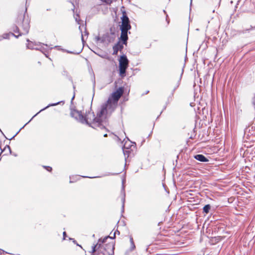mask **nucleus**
Masks as SVG:
<instances>
[{
  "label": "nucleus",
  "mask_w": 255,
  "mask_h": 255,
  "mask_svg": "<svg viewBox=\"0 0 255 255\" xmlns=\"http://www.w3.org/2000/svg\"><path fill=\"white\" fill-rule=\"evenodd\" d=\"M110 116L105 108L102 105L101 109L97 113L96 117L94 112H89L86 114V115L84 116V119L86 120L84 124L89 125L94 128H99L101 129H105L106 124V120Z\"/></svg>",
  "instance_id": "1"
},
{
  "label": "nucleus",
  "mask_w": 255,
  "mask_h": 255,
  "mask_svg": "<svg viewBox=\"0 0 255 255\" xmlns=\"http://www.w3.org/2000/svg\"><path fill=\"white\" fill-rule=\"evenodd\" d=\"M124 91L123 87L119 88L113 92L109 97L108 101L102 105L110 115L117 108L118 101L123 94Z\"/></svg>",
  "instance_id": "2"
},
{
  "label": "nucleus",
  "mask_w": 255,
  "mask_h": 255,
  "mask_svg": "<svg viewBox=\"0 0 255 255\" xmlns=\"http://www.w3.org/2000/svg\"><path fill=\"white\" fill-rule=\"evenodd\" d=\"M23 32L21 33H20L18 35H16L14 33L11 32L8 33H4L2 36H0V40H1L2 39H8L9 38L10 35L14 36L15 37L17 38L19 36H20L22 34H27L28 33L29 29V20H28V19L26 20H23Z\"/></svg>",
  "instance_id": "3"
},
{
  "label": "nucleus",
  "mask_w": 255,
  "mask_h": 255,
  "mask_svg": "<svg viewBox=\"0 0 255 255\" xmlns=\"http://www.w3.org/2000/svg\"><path fill=\"white\" fill-rule=\"evenodd\" d=\"M109 237V236L105 237L104 239H99L97 244L93 246L92 253H94L98 251L101 252L103 255H105V253H103L102 251V244L106 242V240L108 239Z\"/></svg>",
  "instance_id": "4"
},
{
  "label": "nucleus",
  "mask_w": 255,
  "mask_h": 255,
  "mask_svg": "<svg viewBox=\"0 0 255 255\" xmlns=\"http://www.w3.org/2000/svg\"><path fill=\"white\" fill-rule=\"evenodd\" d=\"M70 115L72 117L82 124H84L86 122L84 116L82 115L81 111L75 109H72Z\"/></svg>",
  "instance_id": "5"
},
{
  "label": "nucleus",
  "mask_w": 255,
  "mask_h": 255,
  "mask_svg": "<svg viewBox=\"0 0 255 255\" xmlns=\"http://www.w3.org/2000/svg\"><path fill=\"white\" fill-rule=\"evenodd\" d=\"M131 28V27H126L120 26V29L121 30V34L120 39L123 42V44L125 45L127 44V40L128 39V31Z\"/></svg>",
  "instance_id": "6"
},
{
  "label": "nucleus",
  "mask_w": 255,
  "mask_h": 255,
  "mask_svg": "<svg viewBox=\"0 0 255 255\" xmlns=\"http://www.w3.org/2000/svg\"><path fill=\"white\" fill-rule=\"evenodd\" d=\"M102 251L107 252L108 255L114 254L115 244L113 242L107 244L106 245L102 244Z\"/></svg>",
  "instance_id": "7"
},
{
  "label": "nucleus",
  "mask_w": 255,
  "mask_h": 255,
  "mask_svg": "<svg viewBox=\"0 0 255 255\" xmlns=\"http://www.w3.org/2000/svg\"><path fill=\"white\" fill-rule=\"evenodd\" d=\"M27 19L29 20L28 18H25L24 15H22V14L19 15L18 16V18H17V23H18L19 22H22L21 27L22 28V31L20 32L19 28L17 26L15 27V28L13 29V31L16 33H18V34L23 32V20H26Z\"/></svg>",
  "instance_id": "8"
},
{
  "label": "nucleus",
  "mask_w": 255,
  "mask_h": 255,
  "mask_svg": "<svg viewBox=\"0 0 255 255\" xmlns=\"http://www.w3.org/2000/svg\"><path fill=\"white\" fill-rule=\"evenodd\" d=\"M122 22L120 26L126 27H131L129 24V20L128 17L125 14H124L122 17Z\"/></svg>",
  "instance_id": "9"
},
{
  "label": "nucleus",
  "mask_w": 255,
  "mask_h": 255,
  "mask_svg": "<svg viewBox=\"0 0 255 255\" xmlns=\"http://www.w3.org/2000/svg\"><path fill=\"white\" fill-rule=\"evenodd\" d=\"M123 42L122 43L119 41L115 46H113V54H117L118 52L120 50L121 51L124 48Z\"/></svg>",
  "instance_id": "10"
},
{
  "label": "nucleus",
  "mask_w": 255,
  "mask_h": 255,
  "mask_svg": "<svg viewBox=\"0 0 255 255\" xmlns=\"http://www.w3.org/2000/svg\"><path fill=\"white\" fill-rule=\"evenodd\" d=\"M128 65H119V75L122 77L126 76V72Z\"/></svg>",
  "instance_id": "11"
},
{
  "label": "nucleus",
  "mask_w": 255,
  "mask_h": 255,
  "mask_svg": "<svg viewBox=\"0 0 255 255\" xmlns=\"http://www.w3.org/2000/svg\"><path fill=\"white\" fill-rule=\"evenodd\" d=\"M113 41V39H112L109 33H106L104 34L102 36V43H109Z\"/></svg>",
  "instance_id": "12"
},
{
  "label": "nucleus",
  "mask_w": 255,
  "mask_h": 255,
  "mask_svg": "<svg viewBox=\"0 0 255 255\" xmlns=\"http://www.w3.org/2000/svg\"><path fill=\"white\" fill-rule=\"evenodd\" d=\"M194 158L201 162H207L209 161V160L203 155L202 154H197L194 156Z\"/></svg>",
  "instance_id": "13"
},
{
  "label": "nucleus",
  "mask_w": 255,
  "mask_h": 255,
  "mask_svg": "<svg viewBox=\"0 0 255 255\" xmlns=\"http://www.w3.org/2000/svg\"><path fill=\"white\" fill-rule=\"evenodd\" d=\"M60 103V102H58L57 103H53V104H49L47 106H46V107H45L44 108L41 109L39 112H38L37 114H36L32 118V119L28 122L26 124H25V125L21 128H23L24 127V126L25 125H26L28 123H29L31 121V120L34 117H35L36 116H37L40 112H41V111H44L45 110V109H46L47 108H49V107H51V106H56L58 104H59V103Z\"/></svg>",
  "instance_id": "14"
},
{
  "label": "nucleus",
  "mask_w": 255,
  "mask_h": 255,
  "mask_svg": "<svg viewBox=\"0 0 255 255\" xmlns=\"http://www.w3.org/2000/svg\"><path fill=\"white\" fill-rule=\"evenodd\" d=\"M41 44L42 45L40 47L41 50H39L46 55L45 53L47 52L48 49L51 50L52 49V47H49L47 44H44L43 43H41Z\"/></svg>",
  "instance_id": "15"
},
{
  "label": "nucleus",
  "mask_w": 255,
  "mask_h": 255,
  "mask_svg": "<svg viewBox=\"0 0 255 255\" xmlns=\"http://www.w3.org/2000/svg\"><path fill=\"white\" fill-rule=\"evenodd\" d=\"M122 193L123 194L122 197V212H124L125 202V197H126V193L125 191V187L124 185H123L122 189Z\"/></svg>",
  "instance_id": "16"
},
{
  "label": "nucleus",
  "mask_w": 255,
  "mask_h": 255,
  "mask_svg": "<svg viewBox=\"0 0 255 255\" xmlns=\"http://www.w3.org/2000/svg\"><path fill=\"white\" fill-rule=\"evenodd\" d=\"M128 61L126 56L123 55L119 60V64H128Z\"/></svg>",
  "instance_id": "17"
},
{
  "label": "nucleus",
  "mask_w": 255,
  "mask_h": 255,
  "mask_svg": "<svg viewBox=\"0 0 255 255\" xmlns=\"http://www.w3.org/2000/svg\"><path fill=\"white\" fill-rule=\"evenodd\" d=\"M27 41L28 42L27 44V48L30 49H34V48L35 46H36L37 43L30 41L29 39H27Z\"/></svg>",
  "instance_id": "18"
},
{
  "label": "nucleus",
  "mask_w": 255,
  "mask_h": 255,
  "mask_svg": "<svg viewBox=\"0 0 255 255\" xmlns=\"http://www.w3.org/2000/svg\"><path fill=\"white\" fill-rule=\"evenodd\" d=\"M211 209V206L209 204L206 205L203 207V212L205 213L206 214H208L209 212V211Z\"/></svg>",
  "instance_id": "19"
},
{
  "label": "nucleus",
  "mask_w": 255,
  "mask_h": 255,
  "mask_svg": "<svg viewBox=\"0 0 255 255\" xmlns=\"http://www.w3.org/2000/svg\"><path fill=\"white\" fill-rule=\"evenodd\" d=\"M130 243L131 245V250L132 251L135 248L133 239L131 237H130Z\"/></svg>",
  "instance_id": "20"
},
{
  "label": "nucleus",
  "mask_w": 255,
  "mask_h": 255,
  "mask_svg": "<svg viewBox=\"0 0 255 255\" xmlns=\"http://www.w3.org/2000/svg\"><path fill=\"white\" fill-rule=\"evenodd\" d=\"M42 45L41 43H39L36 44V46H35L34 48V49L36 50H41V46Z\"/></svg>",
  "instance_id": "21"
},
{
  "label": "nucleus",
  "mask_w": 255,
  "mask_h": 255,
  "mask_svg": "<svg viewBox=\"0 0 255 255\" xmlns=\"http://www.w3.org/2000/svg\"><path fill=\"white\" fill-rule=\"evenodd\" d=\"M116 234H117L119 235V234H120V231H119L118 230H117L114 232L113 237H110V236H109V237L108 238H110V239H113L115 238V236H116Z\"/></svg>",
  "instance_id": "22"
},
{
  "label": "nucleus",
  "mask_w": 255,
  "mask_h": 255,
  "mask_svg": "<svg viewBox=\"0 0 255 255\" xmlns=\"http://www.w3.org/2000/svg\"><path fill=\"white\" fill-rule=\"evenodd\" d=\"M43 167H44V168H46L47 169V170H48V171H51L52 170V167H51L50 166H44Z\"/></svg>",
  "instance_id": "23"
},
{
  "label": "nucleus",
  "mask_w": 255,
  "mask_h": 255,
  "mask_svg": "<svg viewBox=\"0 0 255 255\" xmlns=\"http://www.w3.org/2000/svg\"><path fill=\"white\" fill-rule=\"evenodd\" d=\"M81 51L79 50V51H77V52H72V51H68L67 52L68 53H74V54H78L80 53Z\"/></svg>",
  "instance_id": "24"
},
{
  "label": "nucleus",
  "mask_w": 255,
  "mask_h": 255,
  "mask_svg": "<svg viewBox=\"0 0 255 255\" xmlns=\"http://www.w3.org/2000/svg\"><path fill=\"white\" fill-rule=\"evenodd\" d=\"M95 39H96V40L98 41H100L101 42H102V37H100V36H96Z\"/></svg>",
  "instance_id": "25"
},
{
  "label": "nucleus",
  "mask_w": 255,
  "mask_h": 255,
  "mask_svg": "<svg viewBox=\"0 0 255 255\" xmlns=\"http://www.w3.org/2000/svg\"><path fill=\"white\" fill-rule=\"evenodd\" d=\"M113 0H105V1L107 4H111L113 2Z\"/></svg>",
  "instance_id": "26"
},
{
  "label": "nucleus",
  "mask_w": 255,
  "mask_h": 255,
  "mask_svg": "<svg viewBox=\"0 0 255 255\" xmlns=\"http://www.w3.org/2000/svg\"><path fill=\"white\" fill-rule=\"evenodd\" d=\"M6 148H7L9 151H10V148L9 145H6L3 150L6 149Z\"/></svg>",
  "instance_id": "27"
},
{
  "label": "nucleus",
  "mask_w": 255,
  "mask_h": 255,
  "mask_svg": "<svg viewBox=\"0 0 255 255\" xmlns=\"http://www.w3.org/2000/svg\"><path fill=\"white\" fill-rule=\"evenodd\" d=\"M66 232H64L63 233V239L65 240V237H66Z\"/></svg>",
  "instance_id": "28"
},
{
  "label": "nucleus",
  "mask_w": 255,
  "mask_h": 255,
  "mask_svg": "<svg viewBox=\"0 0 255 255\" xmlns=\"http://www.w3.org/2000/svg\"><path fill=\"white\" fill-rule=\"evenodd\" d=\"M20 130V129L18 132H17L14 135H13L10 139L13 138L18 134Z\"/></svg>",
  "instance_id": "29"
},
{
  "label": "nucleus",
  "mask_w": 255,
  "mask_h": 255,
  "mask_svg": "<svg viewBox=\"0 0 255 255\" xmlns=\"http://www.w3.org/2000/svg\"><path fill=\"white\" fill-rule=\"evenodd\" d=\"M128 152H129V151H128V150H125H125H124V154H125V155L126 154V153H128Z\"/></svg>",
  "instance_id": "30"
},
{
  "label": "nucleus",
  "mask_w": 255,
  "mask_h": 255,
  "mask_svg": "<svg viewBox=\"0 0 255 255\" xmlns=\"http://www.w3.org/2000/svg\"><path fill=\"white\" fill-rule=\"evenodd\" d=\"M253 104H254V106H255V100L254 101V102H253Z\"/></svg>",
  "instance_id": "31"
},
{
  "label": "nucleus",
  "mask_w": 255,
  "mask_h": 255,
  "mask_svg": "<svg viewBox=\"0 0 255 255\" xmlns=\"http://www.w3.org/2000/svg\"><path fill=\"white\" fill-rule=\"evenodd\" d=\"M104 137H107V134H106H106H105L104 135Z\"/></svg>",
  "instance_id": "32"
},
{
  "label": "nucleus",
  "mask_w": 255,
  "mask_h": 255,
  "mask_svg": "<svg viewBox=\"0 0 255 255\" xmlns=\"http://www.w3.org/2000/svg\"><path fill=\"white\" fill-rule=\"evenodd\" d=\"M26 11H27V8L26 7V8H25V12H26Z\"/></svg>",
  "instance_id": "33"
},
{
  "label": "nucleus",
  "mask_w": 255,
  "mask_h": 255,
  "mask_svg": "<svg viewBox=\"0 0 255 255\" xmlns=\"http://www.w3.org/2000/svg\"><path fill=\"white\" fill-rule=\"evenodd\" d=\"M74 96H73V97H72V100H73L74 99Z\"/></svg>",
  "instance_id": "34"
},
{
  "label": "nucleus",
  "mask_w": 255,
  "mask_h": 255,
  "mask_svg": "<svg viewBox=\"0 0 255 255\" xmlns=\"http://www.w3.org/2000/svg\"><path fill=\"white\" fill-rule=\"evenodd\" d=\"M183 68L182 69V74L183 73Z\"/></svg>",
  "instance_id": "35"
},
{
  "label": "nucleus",
  "mask_w": 255,
  "mask_h": 255,
  "mask_svg": "<svg viewBox=\"0 0 255 255\" xmlns=\"http://www.w3.org/2000/svg\"><path fill=\"white\" fill-rule=\"evenodd\" d=\"M124 147L126 148L127 149H128V147H126L125 145H124Z\"/></svg>",
  "instance_id": "36"
},
{
  "label": "nucleus",
  "mask_w": 255,
  "mask_h": 255,
  "mask_svg": "<svg viewBox=\"0 0 255 255\" xmlns=\"http://www.w3.org/2000/svg\"><path fill=\"white\" fill-rule=\"evenodd\" d=\"M114 255V254H112V255Z\"/></svg>",
  "instance_id": "37"
}]
</instances>
